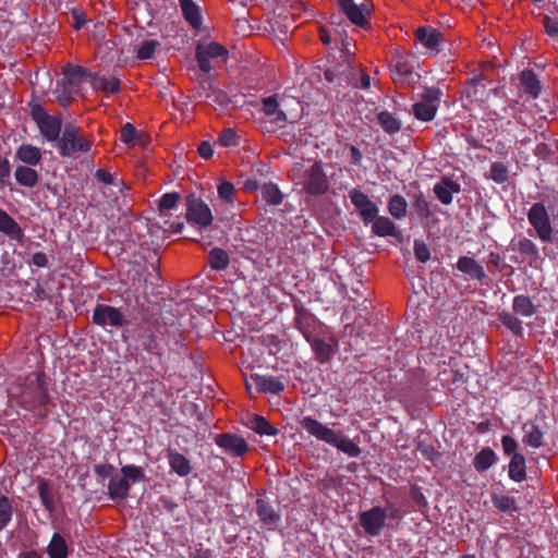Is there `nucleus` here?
Returning <instances> with one entry per match:
<instances>
[{
    "label": "nucleus",
    "instance_id": "obj_1",
    "mask_svg": "<svg viewBox=\"0 0 558 558\" xmlns=\"http://www.w3.org/2000/svg\"><path fill=\"white\" fill-rule=\"evenodd\" d=\"M301 427L316 439L336 447L341 452L351 458L361 454V448L351 439L341 436L339 433L324 425L312 416H304L300 420Z\"/></svg>",
    "mask_w": 558,
    "mask_h": 558
},
{
    "label": "nucleus",
    "instance_id": "obj_2",
    "mask_svg": "<svg viewBox=\"0 0 558 558\" xmlns=\"http://www.w3.org/2000/svg\"><path fill=\"white\" fill-rule=\"evenodd\" d=\"M92 72L81 65L66 63L63 66V77L57 84V100L62 107H66L74 95L77 93L81 84L90 78Z\"/></svg>",
    "mask_w": 558,
    "mask_h": 558
},
{
    "label": "nucleus",
    "instance_id": "obj_3",
    "mask_svg": "<svg viewBox=\"0 0 558 558\" xmlns=\"http://www.w3.org/2000/svg\"><path fill=\"white\" fill-rule=\"evenodd\" d=\"M46 379L44 372H33L26 377L22 399L28 409H45L50 403Z\"/></svg>",
    "mask_w": 558,
    "mask_h": 558
},
{
    "label": "nucleus",
    "instance_id": "obj_4",
    "mask_svg": "<svg viewBox=\"0 0 558 558\" xmlns=\"http://www.w3.org/2000/svg\"><path fill=\"white\" fill-rule=\"evenodd\" d=\"M129 326L125 328L124 333L133 338L137 347L149 354L158 356L162 354V347L153 322L144 318L140 323Z\"/></svg>",
    "mask_w": 558,
    "mask_h": 558
},
{
    "label": "nucleus",
    "instance_id": "obj_5",
    "mask_svg": "<svg viewBox=\"0 0 558 558\" xmlns=\"http://www.w3.org/2000/svg\"><path fill=\"white\" fill-rule=\"evenodd\" d=\"M58 153L61 157H75L78 153H88L92 142L86 140L78 126L66 123L63 126L61 137L57 142Z\"/></svg>",
    "mask_w": 558,
    "mask_h": 558
},
{
    "label": "nucleus",
    "instance_id": "obj_6",
    "mask_svg": "<svg viewBox=\"0 0 558 558\" xmlns=\"http://www.w3.org/2000/svg\"><path fill=\"white\" fill-rule=\"evenodd\" d=\"M303 191L311 196L325 195L330 187L329 178L322 161H315L306 168L299 179Z\"/></svg>",
    "mask_w": 558,
    "mask_h": 558
},
{
    "label": "nucleus",
    "instance_id": "obj_7",
    "mask_svg": "<svg viewBox=\"0 0 558 558\" xmlns=\"http://www.w3.org/2000/svg\"><path fill=\"white\" fill-rule=\"evenodd\" d=\"M31 117L37 124L40 134L48 142H58L61 137L62 120L59 116H50L45 108L37 104L31 102Z\"/></svg>",
    "mask_w": 558,
    "mask_h": 558
},
{
    "label": "nucleus",
    "instance_id": "obj_8",
    "mask_svg": "<svg viewBox=\"0 0 558 558\" xmlns=\"http://www.w3.org/2000/svg\"><path fill=\"white\" fill-rule=\"evenodd\" d=\"M527 221L534 229L537 238L544 243H553L554 228L548 210L544 203L537 202L532 204L526 214Z\"/></svg>",
    "mask_w": 558,
    "mask_h": 558
},
{
    "label": "nucleus",
    "instance_id": "obj_9",
    "mask_svg": "<svg viewBox=\"0 0 558 558\" xmlns=\"http://www.w3.org/2000/svg\"><path fill=\"white\" fill-rule=\"evenodd\" d=\"M391 78L395 83L412 86L420 75L414 71V57L409 53L396 52L390 65Z\"/></svg>",
    "mask_w": 558,
    "mask_h": 558
},
{
    "label": "nucleus",
    "instance_id": "obj_10",
    "mask_svg": "<svg viewBox=\"0 0 558 558\" xmlns=\"http://www.w3.org/2000/svg\"><path fill=\"white\" fill-rule=\"evenodd\" d=\"M213 213L209 206L195 194L186 196V220L190 225L206 229L213 223Z\"/></svg>",
    "mask_w": 558,
    "mask_h": 558
},
{
    "label": "nucleus",
    "instance_id": "obj_11",
    "mask_svg": "<svg viewBox=\"0 0 558 558\" xmlns=\"http://www.w3.org/2000/svg\"><path fill=\"white\" fill-rule=\"evenodd\" d=\"M93 323L102 328L107 326L111 328H126L131 325L119 308L100 303L96 304L93 310Z\"/></svg>",
    "mask_w": 558,
    "mask_h": 558
},
{
    "label": "nucleus",
    "instance_id": "obj_12",
    "mask_svg": "<svg viewBox=\"0 0 558 558\" xmlns=\"http://www.w3.org/2000/svg\"><path fill=\"white\" fill-rule=\"evenodd\" d=\"M386 520L387 511L379 506H374L359 515L361 526L369 536H378L386 525Z\"/></svg>",
    "mask_w": 558,
    "mask_h": 558
},
{
    "label": "nucleus",
    "instance_id": "obj_13",
    "mask_svg": "<svg viewBox=\"0 0 558 558\" xmlns=\"http://www.w3.org/2000/svg\"><path fill=\"white\" fill-rule=\"evenodd\" d=\"M484 77L478 74L472 77L468 86L462 90L461 99L463 107L471 110L474 106H480L487 96L485 85H483Z\"/></svg>",
    "mask_w": 558,
    "mask_h": 558
},
{
    "label": "nucleus",
    "instance_id": "obj_14",
    "mask_svg": "<svg viewBox=\"0 0 558 558\" xmlns=\"http://www.w3.org/2000/svg\"><path fill=\"white\" fill-rule=\"evenodd\" d=\"M349 197L365 225H368L376 218L379 209L365 193L359 189H352L349 192Z\"/></svg>",
    "mask_w": 558,
    "mask_h": 558
},
{
    "label": "nucleus",
    "instance_id": "obj_15",
    "mask_svg": "<svg viewBox=\"0 0 558 558\" xmlns=\"http://www.w3.org/2000/svg\"><path fill=\"white\" fill-rule=\"evenodd\" d=\"M215 444L231 457H242L248 451L246 440L242 436L232 433L217 434Z\"/></svg>",
    "mask_w": 558,
    "mask_h": 558
},
{
    "label": "nucleus",
    "instance_id": "obj_16",
    "mask_svg": "<svg viewBox=\"0 0 558 558\" xmlns=\"http://www.w3.org/2000/svg\"><path fill=\"white\" fill-rule=\"evenodd\" d=\"M294 326L303 335L306 341H311L316 325V316L304 305H294Z\"/></svg>",
    "mask_w": 558,
    "mask_h": 558
},
{
    "label": "nucleus",
    "instance_id": "obj_17",
    "mask_svg": "<svg viewBox=\"0 0 558 558\" xmlns=\"http://www.w3.org/2000/svg\"><path fill=\"white\" fill-rule=\"evenodd\" d=\"M255 511L259 520L269 531L276 530L281 522L280 512L262 498L255 501Z\"/></svg>",
    "mask_w": 558,
    "mask_h": 558
},
{
    "label": "nucleus",
    "instance_id": "obj_18",
    "mask_svg": "<svg viewBox=\"0 0 558 558\" xmlns=\"http://www.w3.org/2000/svg\"><path fill=\"white\" fill-rule=\"evenodd\" d=\"M457 269L468 275L471 279L480 281L481 283L487 284L489 281L484 267L473 257H459L457 262Z\"/></svg>",
    "mask_w": 558,
    "mask_h": 558
},
{
    "label": "nucleus",
    "instance_id": "obj_19",
    "mask_svg": "<svg viewBox=\"0 0 558 558\" xmlns=\"http://www.w3.org/2000/svg\"><path fill=\"white\" fill-rule=\"evenodd\" d=\"M522 429L524 432L522 441L525 446L538 449L545 445L544 437L546 430L537 420L524 423Z\"/></svg>",
    "mask_w": 558,
    "mask_h": 558
},
{
    "label": "nucleus",
    "instance_id": "obj_20",
    "mask_svg": "<svg viewBox=\"0 0 558 558\" xmlns=\"http://www.w3.org/2000/svg\"><path fill=\"white\" fill-rule=\"evenodd\" d=\"M337 4L352 24L362 28L369 26L365 15L366 8L357 5L353 0H337Z\"/></svg>",
    "mask_w": 558,
    "mask_h": 558
},
{
    "label": "nucleus",
    "instance_id": "obj_21",
    "mask_svg": "<svg viewBox=\"0 0 558 558\" xmlns=\"http://www.w3.org/2000/svg\"><path fill=\"white\" fill-rule=\"evenodd\" d=\"M416 39L432 52H439L442 33L436 28L421 26L415 31Z\"/></svg>",
    "mask_w": 558,
    "mask_h": 558
},
{
    "label": "nucleus",
    "instance_id": "obj_22",
    "mask_svg": "<svg viewBox=\"0 0 558 558\" xmlns=\"http://www.w3.org/2000/svg\"><path fill=\"white\" fill-rule=\"evenodd\" d=\"M89 84L95 90L102 92L107 95H116L121 90V82L118 77H106L98 73H92Z\"/></svg>",
    "mask_w": 558,
    "mask_h": 558
},
{
    "label": "nucleus",
    "instance_id": "obj_23",
    "mask_svg": "<svg viewBox=\"0 0 558 558\" xmlns=\"http://www.w3.org/2000/svg\"><path fill=\"white\" fill-rule=\"evenodd\" d=\"M14 159L21 162L22 166L36 167L40 163L43 154L40 148L37 146L32 144H22L16 148Z\"/></svg>",
    "mask_w": 558,
    "mask_h": 558
},
{
    "label": "nucleus",
    "instance_id": "obj_24",
    "mask_svg": "<svg viewBox=\"0 0 558 558\" xmlns=\"http://www.w3.org/2000/svg\"><path fill=\"white\" fill-rule=\"evenodd\" d=\"M254 384L259 392L280 395L284 389V384L279 377L268 375L252 376Z\"/></svg>",
    "mask_w": 558,
    "mask_h": 558
},
{
    "label": "nucleus",
    "instance_id": "obj_25",
    "mask_svg": "<svg viewBox=\"0 0 558 558\" xmlns=\"http://www.w3.org/2000/svg\"><path fill=\"white\" fill-rule=\"evenodd\" d=\"M167 459L172 472L181 477H185L192 472L190 460L174 449L167 450Z\"/></svg>",
    "mask_w": 558,
    "mask_h": 558
},
{
    "label": "nucleus",
    "instance_id": "obj_26",
    "mask_svg": "<svg viewBox=\"0 0 558 558\" xmlns=\"http://www.w3.org/2000/svg\"><path fill=\"white\" fill-rule=\"evenodd\" d=\"M460 190V184L449 178H442L441 182L436 183L433 189L435 195L444 205L451 204L453 193H459Z\"/></svg>",
    "mask_w": 558,
    "mask_h": 558
},
{
    "label": "nucleus",
    "instance_id": "obj_27",
    "mask_svg": "<svg viewBox=\"0 0 558 558\" xmlns=\"http://www.w3.org/2000/svg\"><path fill=\"white\" fill-rule=\"evenodd\" d=\"M182 15L184 20L194 29H201L203 17L201 8L193 0H179Z\"/></svg>",
    "mask_w": 558,
    "mask_h": 558
},
{
    "label": "nucleus",
    "instance_id": "obj_28",
    "mask_svg": "<svg viewBox=\"0 0 558 558\" xmlns=\"http://www.w3.org/2000/svg\"><path fill=\"white\" fill-rule=\"evenodd\" d=\"M14 179L19 185L33 189L38 184L40 175L34 166L19 165L14 170Z\"/></svg>",
    "mask_w": 558,
    "mask_h": 558
},
{
    "label": "nucleus",
    "instance_id": "obj_29",
    "mask_svg": "<svg viewBox=\"0 0 558 558\" xmlns=\"http://www.w3.org/2000/svg\"><path fill=\"white\" fill-rule=\"evenodd\" d=\"M0 231L10 239L22 242L24 232L20 225L4 210L0 209Z\"/></svg>",
    "mask_w": 558,
    "mask_h": 558
},
{
    "label": "nucleus",
    "instance_id": "obj_30",
    "mask_svg": "<svg viewBox=\"0 0 558 558\" xmlns=\"http://www.w3.org/2000/svg\"><path fill=\"white\" fill-rule=\"evenodd\" d=\"M37 493L44 508L49 512L53 513L57 510L54 494L52 492L50 482L46 478L38 477L37 480Z\"/></svg>",
    "mask_w": 558,
    "mask_h": 558
},
{
    "label": "nucleus",
    "instance_id": "obj_31",
    "mask_svg": "<svg viewBox=\"0 0 558 558\" xmlns=\"http://www.w3.org/2000/svg\"><path fill=\"white\" fill-rule=\"evenodd\" d=\"M130 489L131 484L123 477L112 476L108 483V496L111 500H125Z\"/></svg>",
    "mask_w": 558,
    "mask_h": 558
},
{
    "label": "nucleus",
    "instance_id": "obj_32",
    "mask_svg": "<svg viewBox=\"0 0 558 558\" xmlns=\"http://www.w3.org/2000/svg\"><path fill=\"white\" fill-rule=\"evenodd\" d=\"M520 83L524 93L536 99L541 94V82L533 70L526 69L520 73Z\"/></svg>",
    "mask_w": 558,
    "mask_h": 558
},
{
    "label": "nucleus",
    "instance_id": "obj_33",
    "mask_svg": "<svg viewBox=\"0 0 558 558\" xmlns=\"http://www.w3.org/2000/svg\"><path fill=\"white\" fill-rule=\"evenodd\" d=\"M46 551L49 558H68L69 546L65 538L58 532L53 533Z\"/></svg>",
    "mask_w": 558,
    "mask_h": 558
},
{
    "label": "nucleus",
    "instance_id": "obj_34",
    "mask_svg": "<svg viewBox=\"0 0 558 558\" xmlns=\"http://www.w3.org/2000/svg\"><path fill=\"white\" fill-rule=\"evenodd\" d=\"M510 246L512 251L519 252L524 257H530L531 259L539 258V250L531 239L520 238L518 241L512 240Z\"/></svg>",
    "mask_w": 558,
    "mask_h": 558
},
{
    "label": "nucleus",
    "instance_id": "obj_35",
    "mask_svg": "<svg viewBox=\"0 0 558 558\" xmlns=\"http://www.w3.org/2000/svg\"><path fill=\"white\" fill-rule=\"evenodd\" d=\"M508 473L509 477L518 483L526 478V461L522 453H515L511 457Z\"/></svg>",
    "mask_w": 558,
    "mask_h": 558
},
{
    "label": "nucleus",
    "instance_id": "obj_36",
    "mask_svg": "<svg viewBox=\"0 0 558 558\" xmlns=\"http://www.w3.org/2000/svg\"><path fill=\"white\" fill-rule=\"evenodd\" d=\"M512 310L515 315L522 317H531L536 313V306L531 298L525 294H518L513 298Z\"/></svg>",
    "mask_w": 558,
    "mask_h": 558
},
{
    "label": "nucleus",
    "instance_id": "obj_37",
    "mask_svg": "<svg viewBox=\"0 0 558 558\" xmlns=\"http://www.w3.org/2000/svg\"><path fill=\"white\" fill-rule=\"evenodd\" d=\"M438 108V105L427 104L420 100L412 106V113L415 119L423 122H429L435 119Z\"/></svg>",
    "mask_w": 558,
    "mask_h": 558
},
{
    "label": "nucleus",
    "instance_id": "obj_38",
    "mask_svg": "<svg viewBox=\"0 0 558 558\" xmlns=\"http://www.w3.org/2000/svg\"><path fill=\"white\" fill-rule=\"evenodd\" d=\"M497 461V456L490 448H484L473 459V466L477 472H485Z\"/></svg>",
    "mask_w": 558,
    "mask_h": 558
},
{
    "label": "nucleus",
    "instance_id": "obj_39",
    "mask_svg": "<svg viewBox=\"0 0 558 558\" xmlns=\"http://www.w3.org/2000/svg\"><path fill=\"white\" fill-rule=\"evenodd\" d=\"M492 502L500 512L504 513L512 514L520 510L517 499L512 496L494 493L492 495Z\"/></svg>",
    "mask_w": 558,
    "mask_h": 558
},
{
    "label": "nucleus",
    "instance_id": "obj_40",
    "mask_svg": "<svg viewBox=\"0 0 558 558\" xmlns=\"http://www.w3.org/2000/svg\"><path fill=\"white\" fill-rule=\"evenodd\" d=\"M248 427L256 434L263 436H276L278 429L274 427L264 416L254 414L248 422Z\"/></svg>",
    "mask_w": 558,
    "mask_h": 558
},
{
    "label": "nucleus",
    "instance_id": "obj_41",
    "mask_svg": "<svg viewBox=\"0 0 558 558\" xmlns=\"http://www.w3.org/2000/svg\"><path fill=\"white\" fill-rule=\"evenodd\" d=\"M312 345V349L315 352L316 360L319 363H327L332 359L333 355V349L332 347L327 343L325 340L320 338L312 339L308 341Z\"/></svg>",
    "mask_w": 558,
    "mask_h": 558
},
{
    "label": "nucleus",
    "instance_id": "obj_42",
    "mask_svg": "<svg viewBox=\"0 0 558 558\" xmlns=\"http://www.w3.org/2000/svg\"><path fill=\"white\" fill-rule=\"evenodd\" d=\"M145 269L146 267L144 264L134 263L128 270V280L131 281V287L136 291L146 287L147 280L144 276Z\"/></svg>",
    "mask_w": 558,
    "mask_h": 558
},
{
    "label": "nucleus",
    "instance_id": "obj_43",
    "mask_svg": "<svg viewBox=\"0 0 558 558\" xmlns=\"http://www.w3.org/2000/svg\"><path fill=\"white\" fill-rule=\"evenodd\" d=\"M208 264L214 270H223L230 264L229 254L223 248L214 247L208 253Z\"/></svg>",
    "mask_w": 558,
    "mask_h": 558
},
{
    "label": "nucleus",
    "instance_id": "obj_44",
    "mask_svg": "<svg viewBox=\"0 0 558 558\" xmlns=\"http://www.w3.org/2000/svg\"><path fill=\"white\" fill-rule=\"evenodd\" d=\"M498 320L507 327L514 336H523L522 322L515 316V314L502 311L498 313Z\"/></svg>",
    "mask_w": 558,
    "mask_h": 558
},
{
    "label": "nucleus",
    "instance_id": "obj_45",
    "mask_svg": "<svg viewBox=\"0 0 558 558\" xmlns=\"http://www.w3.org/2000/svg\"><path fill=\"white\" fill-rule=\"evenodd\" d=\"M373 232L378 236H392L396 233V225L392 220L384 216H376L372 221Z\"/></svg>",
    "mask_w": 558,
    "mask_h": 558
},
{
    "label": "nucleus",
    "instance_id": "obj_46",
    "mask_svg": "<svg viewBox=\"0 0 558 558\" xmlns=\"http://www.w3.org/2000/svg\"><path fill=\"white\" fill-rule=\"evenodd\" d=\"M377 120L381 129L388 134H396L401 130V122L389 111H380Z\"/></svg>",
    "mask_w": 558,
    "mask_h": 558
},
{
    "label": "nucleus",
    "instance_id": "obj_47",
    "mask_svg": "<svg viewBox=\"0 0 558 558\" xmlns=\"http://www.w3.org/2000/svg\"><path fill=\"white\" fill-rule=\"evenodd\" d=\"M408 209V203L402 195L395 194L388 201V211L389 214L397 218L401 219L405 217Z\"/></svg>",
    "mask_w": 558,
    "mask_h": 558
},
{
    "label": "nucleus",
    "instance_id": "obj_48",
    "mask_svg": "<svg viewBox=\"0 0 558 558\" xmlns=\"http://www.w3.org/2000/svg\"><path fill=\"white\" fill-rule=\"evenodd\" d=\"M262 197L268 205H279L282 203L283 196L277 184L269 182L262 187Z\"/></svg>",
    "mask_w": 558,
    "mask_h": 558
},
{
    "label": "nucleus",
    "instance_id": "obj_49",
    "mask_svg": "<svg viewBox=\"0 0 558 558\" xmlns=\"http://www.w3.org/2000/svg\"><path fill=\"white\" fill-rule=\"evenodd\" d=\"M143 134H140L135 126L132 123H125L121 129L120 141L128 146L142 145L143 142L141 137Z\"/></svg>",
    "mask_w": 558,
    "mask_h": 558
},
{
    "label": "nucleus",
    "instance_id": "obj_50",
    "mask_svg": "<svg viewBox=\"0 0 558 558\" xmlns=\"http://www.w3.org/2000/svg\"><path fill=\"white\" fill-rule=\"evenodd\" d=\"M13 506L12 500L5 496H0V532L4 530L12 521Z\"/></svg>",
    "mask_w": 558,
    "mask_h": 558
},
{
    "label": "nucleus",
    "instance_id": "obj_51",
    "mask_svg": "<svg viewBox=\"0 0 558 558\" xmlns=\"http://www.w3.org/2000/svg\"><path fill=\"white\" fill-rule=\"evenodd\" d=\"M488 179L497 184H502L509 180V167L501 161H494L490 165Z\"/></svg>",
    "mask_w": 558,
    "mask_h": 558
},
{
    "label": "nucleus",
    "instance_id": "obj_52",
    "mask_svg": "<svg viewBox=\"0 0 558 558\" xmlns=\"http://www.w3.org/2000/svg\"><path fill=\"white\" fill-rule=\"evenodd\" d=\"M413 207L421 218L427 219L433 215L432 205L422 192L414 195Z\"/></svg>",
    "mask_w": 558,
    "mask_h": 558
},
{
    "label": "nucleus",
    "instance_id": "obj_53",
    "mask_svg": "<svg viewBox=\"0 0 558 558\" xmlns=\"http://www.w3.org/2000/svg\"><path fill=\"white\" fill-rule=\"evenodd\" d=\"M160 46V43L156 39L144 40L136 50V58L140 60L151 59Z\"/></svg>",
    "mask_w": 558,
    "mask_h": 558
},
{
    "label": "nucleus",
    "instance_id": "obj_54",
    "mask_svg": "<svg viewBox=\"0 0 558 558\" xmlns=\"http://www.w3.org/2000/svg\"><path fill=\"white\" fill-rule=\"evenodd\" d=\"M121 473L123 474V478L129 481L130 484L140 483L145 480L144 470L134 464L123 465L121 468Z\"/></svg>",
    "mask_w": 558,
    "mask_h": 558
},
{
    "label": "nucleus",
    "instance_id": "obj_55",
    "mask_svg": "<svg viewBox=\"0 0 558 558\" xmlns=\"http://www.w3.org/2000/svg\"><path fill=\"white\" fill-rule=\"evenodd\" d=\"M207 57L211 59L222 58L226 60L228 58V50L225 46L219 43L211 41L208 45H198L197 46Z\"/></svg>",
    "mask_w": 558,
    "mask_h": 558
},
{
    "label": "nucleus",
    "instance_id": "obj_56",
    "mask_svg": "<svg viewBox=\"0 0 558 558\" xmlns=\"http://www.w3.org/2000/svg\"><path fill=\"white\" fill-rule=\"evenodd\" d=\"M214 88H215V86L213 84V81L209 77H205L199 81V84L195 89L194 97L201 101L209 102L210 93H211V89H214Z\"/></svg>",
    "mask_w": 558,
    "mask_h": 558
},
{
    "label": "nucleus",
    "instance_id": "obj_57",
    "mask_svg": "<svg viewBox=\"0 0 558 558\" xmlns=\"http://www.w3.org/2000/svg\"><path fill=\"white\" fill-rule=\"evenodd\" d=\"M180 199V194L177 192L166 193L159 199L158 208L161 215L166 211L173 209Z\"/></svg>",
    "mask_w": 558,
    "mask_h": 558
},
{
    "label": "nucleus",
    "instance_id": "obj_58",
    "mask_svg": "<svg viewBox=\"0 0 558 558\" xmlns=\"http://www.w3.org/2000/svg\"><path fill=\"white\" fill-rule=\"evenodd\" d=\"M218 196L227 204L234 203L235 189L229 181H222L217 187Z\"/></svg>",
    "mask_w": 558,
    "mask_h": 558
},
{
    "label": "nucleus",
    "instance_id": "obj_59",
    "mask_svg": "<svg viewBox=\"0 0 558 558\" xmlns=\"http://www.w3.org/2000/svg\"><path fill=\"white\" fill-rule=\"evenodd\" d=\"M442 97V90L439 87L430 86L424 87L421 94V101L427 104H435L439 106L440 99Z\"/></svg>",
    "mask_w": 558,
    "mask_h": 558
},
{
    "label": "nucleus",
    "instance_id": "obj_60",
    "mask_svg": "<svg viewBox=\"0 0 558 558\" xmlns=\"http://www.w3.org/2000/svg\"><path fill=\"white\" fill-rule=\"evenodd\" d=\"M218 142L222 147H232L239 144L236 133L232 129H225L220 133Z\"/></svg>",
    "mask_w": 558,
    "mask_h": 558
},
{
    "label": "nucleus",
    "instance_id": "obj_61",
    "mask_svg": "<svg viewBox=\"0 0 558 558\" xmlns=\"http://www.w3.org/2000/svg\"><path fill=\"white\" fill-rule=\"evenodd\" d=\"M414 254L418 262L426 263L430 259V251L422 240L414 241Z\"/></svg>",
    "mask_w": 558,
    "mask_h": 558
},
{
    "label": "nucleus",
    "instance_id": "obj_62",
    "mask_svg": "<svg viewBox=\"0 0 558 558\" xmlns=\"http://www.w3.org/2000/svg\"><path fill=\"white\" fill-rule=\"evenodd\" d=\"M210 101L221 108H225L230 104V98L225 90L215 87L214 89H211V93H210L209 102Z\"/></svg>",
    "mask_w": 558,
    "mask_h": 558
},
{
    "label": "nucleus",
    "instance_id": "obj_63",
    "mask_svg": "<svg viewBox=\"0 0 558 558\" xmlns=\"http://www.w3.org/2000/svg\"><path fill=\"white\" fill-rule=\"evenodd\" d=\"M416 450L424 457L426 460L435 461L439 458V453L436 451L433 445L426 444L424 441H420L416 445Z\"/></svg>",
    "mask_w": 558,
    "mask_h": 558
},
{
    "label": "nucleus",
    "instance_id": "obj_64",
    "mask_svg": "<svg viewBox=\"0 0 558 558\" xmlns=\"http://www.w3.org/2000/svg\"><path fill=\"white\" fill-rule=\"evenodd\" d=\"M543 27L545 33L551 38H558V19L549 15L543 16Z\"/></svg>",
    "mask_w": 558,
    "mask_h": 558
}]
</instances>
